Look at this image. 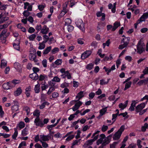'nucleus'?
Here are the masks:
<instances>
[{
  "instance_id": "473e14b6",
  "label": "nucleus",
  "mask_w": 148,
  "mask_h": 148,
  "mask_svg": "<svg viewBox=\"0 0 148 148\" xmlns=\"http://www.w3.org/2000/svg\"><path fill=\"white\" fill-rule=\"evenodd\" d=\"M14 134L12 135V137L14 140H16V138L18 135V131L17 129L16 128H14Z\"/></svg>"
},
{
  "instance_id": "c85d7f7f",
  "label": "nucleus",
  "mask_w": 148,
  "mask_h": 148,
  "mask_svg": "<svg viewBox=\"0 0 148 148\" xmlns=\"http://www.w3.org/2000/svg\"><path fill=\"white\" fill-rule=\"evenodd\" d=\"M45 41H43L42 42H40L39 44V47L38 49L40 50H42L45 47Z\"/></svg>"
},
{
  "instance_id": "680f3d73",
  "label": "nucleus",
  "mask_w": 148,
  "mask_h": 148,
  "mask_svg": "<svg viewBox=\"0 0 148 148\" xmlns=\"http://www.w3.org/2000/svg\"><path fill=\"white\" fill-rule=\"evenodd\" d=\"M23 14L25 17H27L29 15L30 13L28 11L26 10L24 11Z\"/></svg>"
},
{
  "instance_id": "58836bf2",
  "label": "nucleus",
  "mask_w": 148,
  "mask_h": 148,
  "mask_svg": "<svg viewBox=\"0 0 148 148\" xmlns=\"http://www.w3.org/2000/svg\"><path fill=\"white\" fill-rule=\"evenodd\" d=\"M48 79V77L45 75H40L39 80L42 81L43 80H47Z\"/></svg>"
},
{
  "instance_id": "f03ea898",
  "label": "nucleus",
  "mask_w": 148,
  "mask_h": 148,
  "mask_svg": "<svg viewBox=\"0 0 148 148\" xmlns=\"http://www.w3.org/2000/svg\"><path fill=\"white\" fill-rule=\"evenodd\" d=\"M129 40L130 38L129 37H124V38H123L121 42V43L123 44L120 45L118 48L120 49H122L128 45Z\"/></svg>"
},
{
  "instance_id": "7ed1b4c3",
  "label": "nucleus",
  "mask_w": 148,
  "mask_h": 148,
  "mask_svg": "<svg viewBox=\"0 0 148 148\" xmlns=\"http://www.w3.org/2000/svg\"><path fill=\"white\" fill-rule=\"evenodd\" d=\"M137 52L139 54H141L145 51V45L142 42L141 40L139 41L137 45Z\"/></svg>"
},
{
  "instance_id": "dca6fc26",
  "label": "nucleus",
  "mask_w": 148,
  "mask_h": 148,
  "mask_svg": "<svg viewBox=\"0 0 148 148\" xmlns=\"http://www.w3.org/2000/svg\"><path fill=\"white\" fill-rule=\"evenodd\" d=\"M103 141V142L102 144V145L104 146L109 144L110 143V139L109 136L106 137L105 136V138H104Z\"/></svg>"
},
{
  "instance_id": "72a5a7b5",
  "label": "nucleus",
  "mask_w": 148,
  "mask_h": 148,
  "mask_svg": "<svg viewBox=\"0 0 148 148\" xmlns=\"http://www.w3.org/2000/svg\"><path fill=\"white\" fill-rule=\"evenodd\" d=\"M125 83V87L124 89V90H126L130 87L132 84V82L130 81L128 82H126Z\"/></svg>"
},
{
  "instance_id": "c03bdc74",
  "label": "nucleus",
  "mask_w": 148,
  "mask_h": 148,
  "mask_svg": "<svg viewBox=\"0 0 148 148\" xmlns=\"http://www.w3.org/2000/svg\"><path fill=\"white\" fill-rule=\"evenodd\" d=\"M81 139H80L78 140H75L73 141V145H78L80 143V140Z\"/></svg>"
},
{
  "instance_id": "0e129e2a",
  "label": "nucleus",
  "mask_w": 148,
  "mask_h": 148,
  "mask_svg": "<svg viewBox=\"0 0 148 148\" xmlns=\"http://www.w3.org/2000/svg\"><path fill=\"white\" fill-rule=\"evenodd\" d=\"M108 82V80L106 81L104 79H101L100 80V84L101 85H106L107 84Z\"/></svg>"
},
{
  "instance_id": "ea45409f",
  "label": "nucleus",
  "mask_w": 148,
  "mask_h": 148,
  "mask_svg": "<svg viewBox=\"0 0 148 148\" xmlns=\"http://www.w3.org/2000/svg\"><path fill=\"white\" fill-rule=\"evenodd\" d=\"M17 126L20 129L23 128L25 126V124L23 122L21 121L18 124Z\"/></svg>"
},
{
  "instance_id": "a18cd8bd",
  "label": "nucleus",
  "mask_w": 148,
  "mask_h": 148,
  "mask_svg": "<svg viewBox=\"0 0 148 148\" xmlns=\"http://www.w3.org/2000/svg\"><path fill=\"white\" fill-rule=\"evenodd\" d=\"M7 61L3 59L1 61V68L4 67L7 65Z\"/></svg>"
},
{
  "instance_id": "5fc2aeb1",
  "label": "nucleus",
  "mask_w": 148,
  "mask_h": 148,
  "mask_svg": "<svg viewBox=\"0 0 148 148\" xmlns=\"http://www.w3.org/2000/svg\"><path fill=\"white\" fill-rule=\"evenodd\" d=\"M45 6V4H42L38 5V8L40 11H42Z\"/></svg>"
},
{
  "instance_id": "e433bc0d",
  "label": "nucleus",
  "mask_w": 148,
  "mask_h": 148,
  "mask_svg": "<svg viewBox=\"0 0 148 148\" xmlns=\"http://www.w3.org/2000/svg\"><path fill=\"white\" fill-rule=\"evenodd\" d=\"M147 81H148V78L140 80L137 83V84L139 86H141L143 84H146Z\"/></svg>"
},
{
  "instance_id": "a878e982",
  "label": "nucleus",
  "mask_w": 148,
  "mask_h": 148,
  "mask_svg": "<svg viewBox=\"0 0 148 148\" xmlns=\"http://www.w3.org/2000/svg\"><path fill=\"white\" fill-rule=\"evenodd\" d=\"M120 25V23L118 21H116L114 23V26H113L112 30V31H115L119 26Z\"/></svg>"
},
{
  "instance_id": "49530a36",
  "label": "nucleus",
  "mask_w": 148,
  "mask_h": 148,
  "mask_svg": "<svg viewBox=\"0 0 148 148\" xmlns=\"http://www.w3.org/2000/svg\"><path fill=\"white\" fill-rule=\"evenodd\" d=\"M75 137L74 135H69L66 139V141L68 142L72 139Z\"/></svg>"
},
{
  "instance_id": "a19ab883",
  "label": "nucleus",
  "mask_w": 148,
  "mask_h": 148,
  "mask_svg": "<svg viewBox=\"0 0 148 148\" xmlns=\"http://www.w3.org/2000/svg\"><path fill=\"white\" fill-rule=\"evenodd\" d=\"M107 107L104 108L100 111V114L101 116H102L105 114L107 110Z\"/></svg>"
},
{
  "instance_id": "20e7f679",
  "label": "nucleus",
  "mask_w": 148,
  "mask_h": 148,
  "mask_svg": "<svg viewBox=\"0 0 148 148\" xmlns=\"http://www.w3.org/2000/svg\"><path fill=\"white\" fill-rule=\"evenodd\" d=\"M60 72L62 74L61 75V76L63 78H65L66 77L68 79H70L72 78L71 74L68 71H66L65 69L62 68L60 69Z\"/></svg>"
},
{
  "instance_id": "f8f14e48",
  "label": "nucleus",
  "mask_w": 148,
  "mask_h": 148,
  "mask_svg": "<svg viewBox=\"0 0 148 148\" xmlns=\"http://www.w3.org/2000/svg\"><path fill=\"white\" fill-rule=\"evenodd\" d=\"M29 58L30 60L33 61L35 62H38L36 54L30 53L29 56Z\"/></svg>"
},
{
  "instance_id": "de8ad7c7",
  "label": "nucleus",
  "mask_w": 148,
  "mask_h": 148,
  "mask_svg": "<svg viewBox=\"0 0 148 148\" xmlns=\"http://www.w3.org/2000/svg\"><path fill=\"white\" fill-rule=\"evenodd\" d=\"M55 89L54 87H50L47 92V94L48 95H50L51 93L54 91Z\"/></svg>"
},
{
  "instance_id": "39448f33",
  "label": "nucleus",
  "mask_w": 148,
  "mask_h": 148,
  "mask_svg": "<svg viewBox=\"0 0 148 148\" xmlns=\"http://www.w3.org/2000/svg\"><path fill=\"white\" fill-rule=\"evenodd\" d=\"M75 24L77 27L82 31H85L84 23L81 19H77L75 21Z\"/></svg>"
},
{
  "instance_id": "6e6552de",
  "label": "nucleus",
  "mask_w": 148,
  "mask_h": 148,
  "mask_svg": "<svg viewBox=\"0 0 148 148\" xmlns=\"http://www.w3.org/2000/svg\"><path fill=\"white\" fill-rule=\"evenodd\" d=\"M91 53L92 51L90 50H87L82 54L81 58L82 59H85L90 56Z\"/></svg>"
},
{
  "instance_id": "6e6d98bb",
  "label": "nucleus",
  "mask_w": 148,
  "mask_h": 148,
  "mask_svg": "<svg viewBox=\"0 0 148 148\" xmlns=\"http://www.w3.org/2000/svg\"><path fill=\"white\" fill-rule=\"evenodd\" d=\"M52 80L55 82H60V79L57 76L54 77Z\"/></svg>"
},
{
  "instance_id": "603ef678",
  "label": "nucleus",
  "mask_w": 148,
  "mask_h": 148,
  "mask_svg": "<svg viewBox=\"0 0 148 148\" xmlns=\"http://www.w3.org/2000/svg\"><path fill=\"white\" fill-rule=\"evenodd\" d=\"M71 23V20L69 18H67L65 20V25H68Z\"/></svg>"
},
{
  "instance_id": "f704fd0d",
  "label": "nucleus",
  "mask_w": 148,
  "mask_h": 148,
  "mask_svg": "<svg viewBox=\"0 0 148 148\" xmlns=\"http://www.w3.org/2000/svg\"><path fill=\"white\" fill-rule=\"evenodd\" d=\"M51 47L49 46L47 47L45 50H43V54L44 55L48 54L51 51Z\"/></svg>"
},
{
  "instance_id": "4468645a",
  "label": "nucleus",
  "mask_w": 148,
  "mask_h": 148,
  "mask_svg": "<svg viewBox=\"0 0 148 148\" xmlns=\"http://www.w3.org/2000/svg\"><path fill=\"white\" fill-rule=\"evenodd\" d=\"M138 103V101L133 100L132 101L131 106L130 107L129 110L130 111H132L134 110V108L136 104Z\"/></svg>"
},
{
  "instance_id": "cd10ccee",
  "label": "nucleus",
  "mask_w": 148,
  "mask_h": 148,
  "mask_svg": "<svg viewBox=\"0 0 148 148\" xmlns=\"http://www.w3.org/2000/svg\"><path fill=\"white\" fill-rule=\"evenodd\" d=\"M84 96V92L83 91L80 92L76 96V99H77V100H79L81 98Z\"/></svg>"
},
{
  "instance_id": "c756f323",
  "label": "nucleus",
  "mask_w": 148,
  "mask_h": 148,
  "mask_svg": "<svg viewBox=\"0 0 148 148\" xmlns=\"http://www.w3.org/2000/svg\"><path fill=\"white\" fill-rule=\"evenodd\" d=\"M31 88V86H29L25 89V93L27 97H29L30 96Z\"/></svg>"
},
{
  "instance_id": "4d7b16f0",
  "label": "nucleus",
  "mask_w": 148,
  "mask_h": 148,
  "mask_svg": "<svg viewBox=\"0 0 148 148\" xmlns=\"http://www.w3.org/2000/svg\"><path fill=\"white\" fill-rule=\"evenodd\" d=\"M69 84L66 82H64L62 84L60 85V87L62 88H65L66 87H68L69 86Z\"/></svg>"
},
{
  "instance_id": "3c124183",
  "label": "nucleus",
  "mask_w": 148,
  "mask_h": 148,
  "mask_svg": "<svg viewBox=\"0 0 148 148\" xmlns=\"http://www.w3.org/2000/svg\"><path fill=\"white\" fill-rule=\"evenodd\" d=\"M14 68L17 70H19L21 68V66L19 63L15 62L14 63Z\"/></svg>"
},
{
  "instance_id": "ddd939ff",
  "label": "nucleus",
  "mask_w": 148,
  "mask_h": 148,
  "mask_svg": "<svg viewBox=\"0 0 148 148\" xmlns=\"http://www.w3.org/2000/svg\"><path fill=\"white\" fill-rule=\"evenodd\" d=\"M94 141V140L93 139L88 140L85 142L83 146L84 148H86L88 146L91 145Z\"/></svg>"
},
{
  "instance_id": "4c0bfd02",
  "label": "nucleus",
  "mask_w": 148,
  "mask_h": 148,
  "mask_svg": "<svg viewBox=\"0 0 148 148\" xmlns=\"http://www.w3.org/2000/svg\"><path fill=\"white\" fill-rule=\"evenodd\" d=\"M33 115L34 116H36V117H39L40 115V112L38 110H36L33 112Z\"/></svg>"
},
{
  "instance_id": "1a4fd4ad",
  "label": "nucleus",
  "mask_w": 148,
  "mask_h": 148,
  "mask_svg": "<svg viewBox=\"0 0 148 148\" xmlns=\"http://www.w3.org/2000/svg\"><path fill=\"white\" fill-rule=\"evenodd\" d=\"M14 105L12 107L11 109L13 112H14L18 110V103L17 101H14L12 103Z\"/></svg>"
},
{
  "instance_id": "79ce46f5",
  "label": "nucleus",
  "mask_w": 148,
  "mask_h": 148,
  "mask_svg": "<svg viewBox=\"0 0 148 148\" xmlns=\"http://www.w3.org/2000/svg\"><path fill=\"white\" fill-rule=\"evenodd\" d=\"M36 37V35L35 34H33L29 36L28 38L30 41H34Z\"/></svg>"
},
{
  "instance_id": "412c9836",
  "label": "nucleus",
  "mask_w": 148,
  "mask_h": 148,
  "mask_svg": "<svg viewBox=\"0 0 148 148\" xmlns=\"http://www.w3.org/2000/svg\"><path fill=\"white\" fill-rule=\"evenodd\" d=\"M96 15L97 17L102 16L101 19L102 21H104L105 19V14L104 13H102L101 12H97Z\"/></svg>"
},
{
  "instance_id": "423d86ee",
  "label": "nucleus",
  "mask_w": 148,
  "mask_h": 148,
  "mask_svg": "<svg viewBox=\"0 0 148 148\" xmlns=\"http://www.w3.org/2000/svg\"><path fill=\"white\" fill-rule=\"evenodd\" d=\"M34 123L37 126L42 127L44 126V123L40 119L39 117H36L34 120Z\"/></svg>"
},
{
  "instance_id": "7c9ffc66",
  "label": "nucleus",
  "mask_w": 148,
  "mask_h": 148,
  "mask_svg": "<svg viewBox=\"0 0 148 148\" xmlns=\"http://www.w3.org/2000/svg\"><path fill=\"white\" fill-rule=\"evenodd\" d=\"M10 23L11 22L8 21L5 24L0 25V31L1 29L6 28Z\"/></svg>"
},
{
  "instance_id": "864d4df0",
  "label": "nucleus",
  "mask_w": 148,
  "mask_h": 148,
  "mask_svg": "<svg viewBox=\"0 0 148 148\" xmlns=\"http://www.w3.org/2000/svg\"><path fill=\"white\" fill-rule=\"evenodd\" d=\"M102 52V50L101 49H99V50L98 52H97V53L98 54L99 56L101 58H103L104 57V56H105V54H101V52Z\"/></svg>"
},
{
  "instance_id": "aec40b11",
  "label": "nucleus",
  "mask_w": 148,
  "mask_h": 148,
  "mask_svg": "<svg viewBox=\"0 0 148 148\" xmlns=\"http://www.w3.org/2000/svg\"><path fill=\"white\" fill-rule=\"evenodd\" d=\"M8 17L3 15L2 13L0 14V24L3 23L5 21L8 20Z\"/></svg>"
},
{
  "instance_id": "393cba45",
  "label": "nucleus",
  "mask_w": 148,
  "mask_h": 148,
  "mask_svg": "<svg viewBox=\"0 0 148 148\" xmlns=\"http://www.w3.org/2000/svg\"><path fill=\"white\" fill-rule=\"evenodd\" d=\"M29 77L33 80H36L38 79V76L37 73H34L29 75Z\"/></svg>"
},
{
  "instance_id": "c9c22d12",
  "label": "nucleus",
  "mask_w": 148,
  "mask_h": 148,
  "mask_svg": "<svg viewBox=\"0 0 148 148\" xmlns=\"http://www.w3.org/2000/svg\"><path fill=\"white\" fill-rule=\"evenodd\" d=\"M69 3V1H66L63 4V9L62 10L64 11L67 12L68 10L67 9V7Z\"/></svg>"
},
{
  "instance_id": "052dcab7",
  "label": "nucleus",
  "mask_w": 148,
  "mask_h": 148,
  "mask_svg": "<svg viewBox=\"0 0 148 148\" xmlns=\"http://www.w3.org/2000/svg\"><path fill=\"white\" fill-rule=\"evenodd\" d=\"M42 64L44 67H47V60L46 59H44L42 62Z\"/></svg>"
},
{
  "instance_id": "5701e85b",
  "label": "nucleus",
  "mask_w": 148,
  "mask_h": 148,
  "mask_svg": "<svg viewBox=\"0 0 148 148\" xmlns=\"http://www.w3.org/2000/svg\"><path fill=\"white\" fill-rule=\"evenodd\" d=\"M148 17V13H144L139 20L141 22L145 21V20Z\"/></svg>"
},
{
  "instance_id": "f3484780",
  "label": "nucleus",
  "mask_w": 148,
  "mask_h": 148,
  "mask_svg": "<svg viewBox=\"0 0 148 148\" xmlns=\"http://www.w3.org/2000/svg\"><path fill=\"white\" fill-rule=\"evenodd\" d=\"M2 87L3 89L6 90L10 89L12 88L9 82L5 83L3 84L2 85Z\"/></svg>"
},
{
  "instance_id": "69168bd1",
  "label": "nucleus",
  "mask_w": 148,
  "mask_h": 148,
  "mask_svg": "<svg viewBox=\"0 0 148 148\" xmlns=\"http://www.w3.org/2000/svg\"><path fill=\"white\" fill-rule=\"evenodd\" d=\"M147 123H145L144 125L141 127V131L143 132H145L147 128Z\"/></svg>"
},
{
  "instance_id": "37998d69",
  "label": "nucleus",
  "mask_w": 148,
  "mask_h": 148,
  "mask_svg": "<svg viewBox=\"0 0 148 148\" xmlns=\"http://www.w3.org/2000/svg\"><path fill=\"white\" fill-rule=\"evenodd\" d=\"M110 39H108L106 42L103 43V47L104 49L105 48L106 46L108 47L109 46L110 44Z\"/></svg>"
},
{
  "instance_id": "f257e3e1",
  "label": "nucleus",
  "mask_w": 148,
  "mask_h": 148,
  "mask_svg": "<svg viewBox=\"0 0 148 148\" xmlns=\"http://www.w3.org/2000/svg\"><path fill=\"white\" fill-rule=\"evenodd\" d=\"M125 130V126L122 125L118 131L114 134L112 138L114 140H118L120 138L123 132Z\"/></svg>"
},
{
  "instance_id": "a211bd4d",
  "label": "nucleus",
  "mask_w": 148,
  "mask_h": 148,
  "mask_svg": "<svg viewBox=\"0 0 148 148\" xmlns=\"http://www.w3.org/2000/svg\"><path fill=\"white\" fill-rule=\"evenodd\" d=\"M22 91V90L21 87H19L14 92V95L15 96H18L21 94Z\"/></svg>"
},
{
  "instance_id": "bf43d9fd",
  "label": "nucleus",
  "mask_w": 148,
  "mask_h": 148,
  "mask_svg": "<svg viewBox=\"0 0 148 148\" xmlns=\"http://www.w3.org/2000/svg\"><path fill=\"white\" fill-rule=\"evenodd\" d=\"M59 51V49L58 47H55L53 49L51 50V53H52L54 54L58 52Z\"/></svg>"
},
{
  "instance_id": "6ab92c4d",
  "label": "nucleus",
  "mask_w": 148,
  "mask_h": 148,
  "mask_svg": "<svg viewBox=\"0 0 148 148\" xmlns=\"http://www.w3.org/2000/svg\"><path fill=\"white\" fill-rule=\"evenodd\" d=\"M19 41L18 40H16L13 43V47L15 49L17 50H19L20 49Z\"/></svg>"
},
{
  "instance_id": "4be33fe9",
  "label": "nucleus",
  "mask_w": 148,
  "mask_h": 148,
  "mask_svg": "<svg viewBox=\"0 0 148 148\" xmlns=\"http://www.w3.org/2000/svg\"><path fill=\"white\" fill-rule=\"evenodd\" d=\"M100 138L97 141V145H99L103 142L104 138H105V135L103 134H102L100 135Z\"/></svg>"
},
{
  "instance_id": "13d9d810",
  "label": "nucleus",
  "mask_w": 148,
  "mask_h": 148,
  "mask_svg": "<svg viewBox=\"0 0 148 148\" xmlns=\"http://www.w3.org/2000/svg\"><path fill=\"white\" fill-rule=\"evenodd\" d=\"M25 110L26 111L27 115V116L30 115L31 114H30V109L28 107H26L25 108Z\"/></svg>"
},
{
  "instance_id": "2f4dec72",
  "label": "nucleus",
  "mask_w": 148,
  "mask_h": 148,
  "mask_svg": "<svg viewBox=\"0 0 148 148\" xmlns=\"http://www.w3.org/2000/svg\"><path fill=\"white\" fill-rule=\"evenodd\" d=\"M40 85L39 83H38L35 86L34 90L36 93H38L40 92Z\"/></svg>"
},
{
  "instance_id": "b1692460",
  "label": "nucleus",
  "mask_w": 148,
  "mask_h": 148,
  "mask_svg": "<svg viewBox=\"0 0 148 148\" xmlns=\"http://www.w3.org/2000/svg\"><path fill=\"white\" fill-rule=\"evenodd\" d=\"M128 103V101L127 100L125 101L124 104L121 103L119 105V107L121 109V110H123L127 106Z\"/></svg>"
},
{
  "instance_id": "bb28decb",
  "label": "nucleus",
  "mask_w": 148,
  "mask_h": 148,
  "mask_svg": "<svg viewBox=\"0 0 148 148\" xmlns=\"http://www.w3.org/2000/svg\"><path fill=\"white\" fill-rule=\"evenodd\" d=\"M29 128L26 127L23 130H22L21 134L23 136L27 135L28 133Z\"/></svg>"
},
{
  "instance_id": "9b49d317",
  "label": "nucleus",
  "mask_w": 148,
  "mask_h": 148,
  "mask_svg": "<svg viewBox=\"0 0 148 148\" xmlns=\"http://www.w3.org/2000/svg\"><path fill=\"white\" fill-rule=\"evenodd\" d=\"M82 102L79 101L76 103L71 109L73 111H76L79 109L80 107L82 105Z\"/></svg>"
},
{
  "instance_id": "0eeeda50",
  "label": "nucleus",
  "mask_w": 148,
  "mask_h": 148,
  "mask_svg": "<svg viewBox=\"0 0 148 148\" xmlns=\"http://www.w3.org/2000/svg\"><path fill=\"white\" fill-rule=\"evenodd\" d=\"M147 103V101H146L145 102L137 106L136 108V112H138L141 111L145 108Z\"/></svg>"
},
{
  "instance_id": "774afa93",
  "label": "nucleus",
  "mask_w": 148,
  "mask_h": 148,
  "mask_svg": "<svg viewBox=\"0 0 148 148\" xmlns=\"http://www.w3.org/2000/svg\"><path fill=\"white\" fill-rule=\"evenodd\" d=\"M118 142H114L112 144H110V148H115L116 145L117 144Z\"/></svg>"
},
{
  "instance_id": "9d476101",
  "label": "nucleus",
  "mask_w": 148,
  "mask_h": 148,
  "mask_svg": "<svg viewBox=\"0 0 148 148\" xmlns=\"http://www.w3.org/2000/svg\"><path fill=\"white\" fill-rule=\"evenodd\" d=\"M40 138L41 139L40 141H47L51 138L50 135H40Z\"/></svg>"
},
{
  "instance_id": "09e8293b",
  "label": "nucleus",
  "mask_w": 148,
  "mask_h": 148,
  "mask_svg": "<svg viewBox=\"0 0 148 148\" xmlns=\"http://www.w3.org/2000/svg\"><path fill=\"white\" fill-rule=\"evenodd\" d=\"M62 62V60L60 59H58L55 62V64L57 65H61Z\"/></svg>"
},
{
  "instance_id": "338daca9",
  "label": "nucleus",
  "mask_w": 148,
  "mask_h": 148,
  "mask_svg": "<svg viewBox=\"0 0 148 148\" xmlns=\"http://www.w3.org/2000/svg\"><path fill=\"white\" fill-rule=\"evenodd\" d=\"M74 29L73 27L71 25H69L68 26L67 29L69 32H71Z\"/></svg>"
},
{
  "instance_id": "2eb2a0df",
  "label": "nucleus",
  "mask_w": 148,
  "mask_h": 148,
  "mask_svg": "<svg viewBox=\"0 0 148 148\" xmlns=\"http://www.w3.org/2000/svg\"><path fill=\"white\" fill-rule=\"evenodd\" d=\"M49 31V29L46 25L44 26L40 32L43 34H46Z\"/></svg>"
},
{
  "instance_id": "e2e57ef3",
  "label": "nucleus",
  "mask_w": 148,
  "mask_h": 148,
  "mask_svg": "<svg viewBox=\"0 0 148 148\" xmlns=\"http://www.w3.org/2000/svg\"><path fill=\"white\" fill-rule=\"evenodd\" d=\"M26 146V143L24 141L21 142L19 145L18 148H22L23 146Z\"/></svg>"
},
{
  "instance_id": "8fccbe9b",
  "label": "nucleus",
  "mask_w": 148,
  "mask_h": 148,
  "mask_svg": "<svg viewBox=\"0 0 148 148\" xmlns=\"http://www.w3.org/2000/svg\"><path fill=\"white\" fill-rule=\"evenodd\" d=\"M94 64L92 63H90L88 64L86 67V68L89 70H91L93 67Z\"/></svg>"
}]
</instances>
